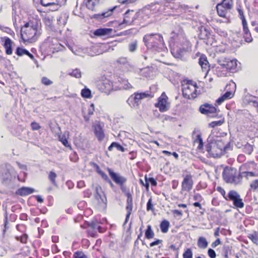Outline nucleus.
Here are the masks:
<instances>
[{"instance_id":"c85d7f7f","label":"nucleus","mask_w":258,"mask_h":258,"mask_svg":"<svg viewBox=\"0 0 258 258\" xmlns=\"http://www.w3.org/2000/svg\"><path fill=\"white\" fill-rule=\"evenodd\" d=\"M113 148H116L118 151H120L121 152H124L125 151V149L121 146L119 144L113 142L108 148V150L109 151H111Z\"/></svg>"},{"instance_id":"69168bd1","label":"nucleus","mask_w":258,"mask_h":258,"mask_svg":"<svg viewBox=\"0 0 258 258\" xmlns=\"http://www.w3.org/2000/svg\"><path fill=\"white\" fill-rule=\"evenodd\" d=\"M172 213L176 215L179 216H182V212L181 210H174L172 211Z\"/></svg>"},{"instance_id":"f03ea898","label":"nucleus","mask_w":258,"mask_h":258,"mask_svg":"<svg viewBox=\"0 0 258 258\" xmlns=\"http://www.w3.org/2000/svg\"><path fill=\"white\" fill-rule=\"evenodd\" d=\"M143 42L148 49L158 50L164 47L165 43L161 34L151 33L145 35Z\"/></svg>"},{"instance_id":"a211bd4d","label":"nucleus","mask_w":258,"mask_h":258,"mask_svg":"<svg viewBox=\"0 0 258 258\" xmlns=\"http://www.w3.org/2000/svg\"><path fill=\"white\" fill-rule=\"evenodd\" d=\"M236 67L237 60L235 59L231 60L228 58L226 64V67L225 70L226 71L229 70L231 72H233L236 69Z\"/></svg>"},{"instance_id":"b1692460","label":"nucleus","mask_w":258,"mask_h":258,"mask_svg":"<svg viewBox=\"0 0 258 258\" xmlns=\"http://www.w3.org/2000/svg\"><path fill=\"white\" fill-rule=\"evenodd\" d=\"M171 35L172 36L171 37V38L173 39L174 40H175L178 38L183 37L184 35V33L183 30L180 28H179L178 32L173 31L171 33Z\"/></svg>"},{"instance_id":"6e6552de","label":"nucleus","mask_w":258,"mask_h":258,"mask_svg":"<svg viewBox=\"0 0 258 258\" xmlns=\"http://www.w3.org/2000/svg\"><path fill=\"white\" fill-rule=\"evenodd\" d=\"M199 111L202 114L209 116L215 117L217 113V109L212 104L205 103L200 106Z\"/></svg>"},{"instance_id":"c03bdc74","label":"nucleus","mask_w":258,"mask_h":258,"mask_svg":"<svg viewBox=\"0 0 258 258\" xmlns=\"http://www.w3.org/2000/svg\"><path fill=\"white\" fill-rule=\"evenodd\" d=\"M70 75L76 78H80L81 77V72L80 70L75 69L70 73Z\"/></svg>"},{"instance_id":"680f3d73","label":"nucleus","mask_w":258,"mask_h":258,"mask_svg":"<svg viewBox=\"0 0 258 258\" xmlns=\"http://www.w3.org/2000/svg\"><path fill=\"white\" fill-rule=\"evenodd\" d=\"M241 20L242 21V26H243V30H246V29H247L248 28V27H247V22H246L245 18H243V19H242Z\"/></svg>"},{"instance_id":"39448f33","label":"nucleus","mask_w":258,"mask_h":258,"mask_svg":"<svg viewBox=\"0 0 258 258\" xmlns=\"http://www.w3.org/2000/svg\"><path fill=\"white\" fill-rule=\"evenodd\" d=\"M198 87L196 83L191 80L187 81L184 84H182V95L184 98L187 99H194L196 98L198 93L197 89Z\"/></svg>"},{"instance_id":"49530a36","label":"nucleus","mask_w":258,"mask_h":258,"mask_svg":"<svg viewBox=\"0 0 258 258\" xmlns=\"http://www.w3.org/2000/svg\"><path fill=\"white\" fill-rule=\"evenodd\" d=\"M41 82L42 84L45 86H49L52 84L53 83V82L52 81H51L50 80H49V79L45 77H43L41 78Z\"/></svg>"},{"instance_id":"f257e3e1","label":"nucleus","mask_w":258,"mask_h":258,"mask_svg":"<svg viewBox=\"0 0 258 258\" xmlns=\"http://www.w3.org/2000/svg\"><path fill=\"white\" fill-rule=\"evenodd\" d=\"M207 151L211 156L217 158L221 156L227 148L226 145L218 137L210 135L207 139Z\"/></svg>"},{"instance_id":"cd10ccee","label":"nucleus","mask_w":258,"mask_h":258,"mask_svg":"<svg viewBox=\"0 0 258 258\" xmlns=\"http://www.w3.org/2000/svg\"><path fill=\"white\" fill-rule=\"evenodd\" d=\"M155 234L152 229L151 225H149L147 227V229L145 231V237L147 239H151L154 238Z\"/></svg>"},{"instance_id":"7ed1b4c3","label":"nucleus","mask_w":258,"mask_h":258,"mask_svg":"<svg viewBox=\"0 0 258 258\" xmlns=\"http://www.w3.org/2000/svg\"><path fill=\"white\" fill-rule=\"evenodd\" d=\"M37 26L32 23H26L21 28V36L24 41L33 42L35 41L38 36Z\"/></svg>"},{"instance_id":"5fc2aeb1","label":"nucleus","mask_w":258,"mask_h":258,"mask_svg":"<svg viewBox=\"0 0 258 258\" xmlns=\"http://www.w3.org/2000/svg\"><path fill=\"white\" fill-rule=\"evenodd\" d=\"M95 110L94 105V104H91L88 108V114L89 115H92L93 114L94 111Z\"/></svg>"},{"instance_id":"3c124183","label":"nucleus","mask_w":258,"mask_h":258,"mask_svg":"<svg viewBox=\"0 0 258 258\" xmlns=\"http://www.w3.org/2000/svg\"><path fill=\"white\" fill-rule=\"evenodd\" d=\"M251 189L255 190L258 188V179L252 181L250 184Z\"/></svg>"},{"instance_id":"79ce46f5","label":"nucleus","mask_w":258,"mask_h":258,"mask_svg":"<svg viewBox=\"0 0 258 258\" xmlns=\"http://www.w3.org/2000/svg\"><path fill=\"white\" fill-rule=\"evenodd\" d=\"M137 41H135L129 44L128 47L130 52H133L135 51L137 48Z\"/></svg>"},{"instance_id":"58836bf2","label":"nucleus","mask_w":258,"mask_h":258,"mask_svg":"<svg viewBox=\"0 0 258 258\" xmlns=\"http://www.w3.org/2000/svg\"><path fill=\"white\" fill-rule=\"evenodd\" d=\"M59 140L65 147L71 148V146L69 145L68 140L64 135L59 136Z\"/></svg>"},{"instance_id":"aec40b11","label":"nucleus","mask_w":258,"mask_h":258,"mask_svg":"<svg viewBox=\"0 0 258 258\" xmlns=\"http://www.w3.org/2000/svg\"><path fill=\"white\" fill-rule=\"evenodd\" d=\"M93 126L94 128V133L96 136L99 140H102L104 137V134L101 125L97 123L93 125Z\"/></svg>"},{"instance_id":"0eeeda50","label":"nucleus","mask_w":258,"mask_h":258,"mask_svg":"<svg viewBox=\"0 0 258 258\" xmlns=\"http://www.w3.org/2000/svg\"><path fill=\"white\" fill-rule=\"evenodd\" d=\"M233 202L234 205L238 208L244 207V203L239 194L235 190H230L228 194V200Z\"/></svg>"},{"instance_id":"338daca9","label":"nucleus","mask_w":258,"mask_h":258,"mask_svg":"<svg viewBox=\"0 0 258 258\" xmlns=\"http://www.w3.org/2000/svg\"><path fill=\"white\" fill-rule=\"evenodd\" d=\"M226 99L224 97H223V96L222 95L220 98H219L217 100L216 102L218 104H221L222 102H223Z\"/></svg>"},{"instance_id":"603ef678","label":"nucleus","mask_w":258,"mask_h":258,"mask_svg":"<svg viewBox=\"0 0 258 258\" xmlns=\"http://www.w3.org/2000/svg\"><path fill=\"white\" fill-rule=\"evenodd\" d=\"M32 130L37 131L41 128V126L37 122L33 121L31 124Z\"/></svg>"},{"instance_id":"473e14b6","label":"nucleus","mask_w":258,"mask_h":258,"mask_svg":"<svg viewBox=\"0 0 258 258\" xmlns=\"http://www.w3.org/2000/svg\"><path fill=\"white\" fill-rule=\"evenodd\" d=\"M57 0H40L41 4L44 7L55 5Z\"/></svg>"},{"instance_id":"423d86ee","label":"nucleus","mask_w":258,"mask_h":258,"mask_svg":"<svg viewBox=\"0 0 258 258\" xmlns=\"http://www.w3.org/2000/svg\"><path fill=\"white\" fill-rule=\"evenodd\" d=\"M149 96L145 93H135L132 95L127 100L126 102L132 107L138 106L140 100Z\"/></svg>"},{"instance_id":"bf43d9fd","label":"nucleus","mask_w":258,"mask_h":258,"mask_svg":"<svg viewBox=\"0 0 258 258\" xmlns=\"http://www.w3.org/2000/svg\"><path fill=\"white\" fill-rule=\"evenodd\" d=\"M217 190L220 192V194L223 196L225 200H228V198L225 197V191L223 188L221 187H218Z\"/></svg>"},{"instance_id":"774afa93","label":"nucleus","mask_w":258,"mask_h":258,"mask_svg":"<svg viewBox=\"0 0 258 258\" xmlns=\"http://www.w3.org/2000/svg\"><path fill=\"white\" fill-rule=\"evenodd\" d=\"M98 225V224L94 222H92L89 224V226L93 229H96Z\"/></svg>"},{"instance_id":"c9c22d12","label":"nucleus","mask_w":258,"mask_h":258,"mask_svg":"<svg viewBox=\"0 0 258 258\" xmlns=\"http://www.w3.org/2000/svg\"><path fill=\"white\" fill-rule=\"evenodd\" d=\"M57 177L56 174L53 171H50L48 175V179L50 182L55 186L57 185L55 181V178Z\"/></svg>"},{"instance_id":"9b49d317","label":"nucleus","mask_w":258,"mask_h":258,"mask_svg":"<svg viewBox=\"0 0 258 258\" xmlns=\"http://www.w3.org/2000/svg\"><path fill=\"white\" fill-rule=\"evenodd\" d=\"M95 198L98 201V204L101 205L104 204H106L107 200L104 192L102 190V188L100 186L97 185L95 187Z\"/></svg>"},{"instance_id":"37998d69","label":"nucleus","mask_w":258,"mask_h":258,"mask_svg":"<svg viewBox=\"0 0 258 258\" xmlns=\"http://www.w3.org/2000/svg\"><path fill=\"white\" fill-rule=\"evenodd\" d=\"M224 122V120H219L218 121H212L209 123V126L211 127H214L217 126L221 125Z\"/></svg>"},{"instance_id":"a19ab883","label":"nucleus","mask_w":258,"mask_h":258,"mask_svg":"<svg viewBox=\"0 0 258 258\" xmlns=\"http://www.w3.org/2000/svg\"><path fill=\"white\" fill-rule=\"evenodd\" d=\"M0 29L2 31H4V32L9 34H10L11 36H14L15 35L14 32L12 30H11L10 28H9V27L1 26H0Z\"/></svg>"},{"instance_id":"6ab92c4d","label":"nucleus","mask_w":258,"mask_h":258,"mask_svg":"<svg viewBox=\"0 0 258 258\" xmlns=\"http://www.w3.org/2000/svg\"><path fill=\"white\" fill-rule=\"evenodd\" d=\"M116 8V6L112 8L109 9L107 11L102 13L101 14H95L94 17L97 19H101L104 18H107L112 15L113 11Z\"/></svg>"},{"instance_id":"13d9d810","label":"nucleus","mask_w":258,"mask_h":258,"mask_svg":"<svg viewBox=\"0 0 258 258\" xmlns=\"http://www.w3.org/2000/svg\"><path fill=\"white\" fill-rule=\"evenodd\" d=\"M245 149L246 150V152L248 154H250L252 151H253V148L250 145H246L245 146Z\"/></svg>"},{"instance_id":"09e8293b","label":"nucleus","mask_w":258,"mask_h":258,"mask_svg":"<svg viewBox=\"0 0 258 258\" xmlns=\"http://www.w3.org/2000/svg\"><path fill=\"white\" fill-rule=\"evenodd\" d=\"M234 95V92L232 91H227L224 93L223 96L226 100L231 99L233 97Z\"/></svg>"},{"instance_id":"f704fd0d","label":"nucleus","mask_w":258,"mask_h":258,"mask_svg":"<svg viewBox=\"0 0 258 258\" xmlns=\"http://www.w3.org/2000/svg\"><path fill=\"white\" fill-rule=\"evenodd\" d=\"M244 34L243 37L245 39V41L247 42H251L252 40V38L251 36V34L248 30V29L243 30Z\"/></svg>"},{"instance_id":"393cba45","label":"nucleus","mask_w":258,"mask_h":258,"mask_svg":"<svg viewBox=\"0 0 258 258\" xmlns=\"http://www.w3.org/2000/svg\"><path fill=\"white\" fill-rule=\"evenodd\" d=\"M208 243L204 237H200L198 240V245L201 248H205L208 246Z\"/></svg>"},{"instance_id":"a878e982","label":"nucleus","mask_w":258,"mask_h":258,"mask_svg":"<svg viewBox=\"0 0 258 258\" xmlns=\"http://www.w3.org/2000/svg\"><path fill=\"white\" fill-rule=\"evenodd\" d=\"M219 4L221 6H222L223 7L226 8V9H228L229 11H230L233 7V1L223 0L222 2Z\"/></svg>"},{"instance_id":"de8ad7c7","label":"nucleus","mask_w":258,"mask_h":258,"mask_svg":"<svg viewBox=\"0 0 258 258\" xmlns=\"http://www.w3.org/2000/svg\"><path fill=\"white\" fill-rule=\"evenodd\" d=\"M152 198H150L147 204V210L148 211H153L154 210V206L152 202Z\"/></svg>"},{"instance_id":"e433bc0d","label":"nucleus","mask_w":258,"mask_h":258,"mask_svg":"<svg viewBox=\"0 0 258 258\" xmlns=\"http://www.w3.org/2000/svg\"><path fill=\"white\" fill-rule=\"evenodd\" d=\"M120 88L124 90H129L132 88V86L127 80H123L120 83Z\"/></svg>"},{"instance_id":"1a4fd4ad","label":"nucleus","mask_w":258,"mask_h":258,"mask_svg":"<svg viewBox=\"0 0 258 258\" xmlns=\"http://www.w3.org/2000/svg\"><path fill=\"white\" fill-rule=\"evenodd\" d=\"M140 14L139 13H136L134 16H132V19L131 16L130 14V11L127 10L124 15V19L120 24H126L127 25H139V23L136 21L138 18L140 16Z\"/></svg>"},{"instance_id":"4468645a","label":"nucleus","mask_w":258,"mask_h":258,"mask_svg":"<svg viewBox=\"0 0 258 258\" xmlns=\"http://www.w3.org/2000/svg\"><path fill=\"white\" fill-rule=\"evenodd\" d=\"M102 2L103 0H84V1L87 8L91 11H95L96 8Z\"/></svg>"},{"instance_id":"dca6fc26","label":"nucleus","mask_w":258,"mask_h":258,"mask_svg":"<svg viewBox=\"0 0 258 258\" xmlns=\"http://www.w3.org/2000/svg\"><path fill=\"white\" fill-rule=\"evenodd\" d=\"M5 42L3 46L6 49V53L8 55L12 54V43L13 41L9 37H4Z\"/></svg>"},{"instance_id":"5701e85b","label":"nucleus","mask_w":258,"mask_h":258,"mask_svg":"<svg viewBox=\"0 0 258 258\" xmlns=\"http://www.w3.org/2000/svg\"><path fill=\"white\" fill-rule=\"evenodd\" d=\"M217 11L218 15L223 18H226L228 11V9L226 8L223 7L222 6L220 5L219 4L216 6Z\"/></svg>"},{"instance_id":"c756f323","label":"nucleus","mask_w":258,"mask_h":258,"mask_svg":"<svg viewBox=\"0 0 258 258\" xmlns=\"http://www.w3.org/2000/svg\"><path fill=\"white\" fill-rule=\"evenodd\" d=\"M126 195L127 197V201H126L127 205L126 207V209H129L130 210H132L133 204V198H132V195L130 193H127L126 194Z\"/></svg>"},{"instance_id":"4c0bfd02","label":"nucleus","mask_w":258,"mask_h":258,"mask_svg":"<svg viewBox=\"0 0 258 258\" xmlns=\"http://www.w3.org/2000/svg\"><path fill=\"white\" fill-rule=\"evenodd\" d=\"M16 53L18 56H22L24 54L26 55L27 53H29V51L26 50V49L21 48V47H18L16 50Z\"/></svg>"},{"instance_id":"2f4dec72","label":"nucleus","mask_w":258,"mask_h":258,"mask_svg":"<svg viewBox=\"0 0 258 258\" xmlns=\"http://www.w3.org/2000/svg\"><path fill=\"white\" fill-rule=\"evenodd\" d=\"M195 144L198 143V149L202 150L203 148L204 143L201 135H198L196 136V139L194 141Z\"/></svg>"},{"instance_id":"2eb2a0df","label":"nucleus","mask_w":258,"mask_h":258,"mask_svg":"<svg viewBox=\"0 0 258 258\" xmlns=\"http://www.w3.org/2000/svg\"><path fill=\"white\" fill-rule=\"evenodd\" d=\"M112 31H113V29L111 28H99V29H96L94 32V34L95 36H103L109 35L111 34Z\"/></svg>"},{"instance_id":"864d4df0","label":"nucleus","mask_w":258,"mask_h":258,"mask_svg":"<svg viewBox=\"0 0 258 258\" xmlns=\"http://www.w3.org/2000/svg\"><path fill=\"white\" fill-rule=\"evenodd\" d=\"M242 174L246 177L247 178H248L249 177H252V176H255L256 174L250 171H244L242 173Z\"/></svg>"},{"instance_id":"9d476101","label":"nucleus","mask_w":258,"mask_h":258,"mask_svg":"<svg viewBox=\"0 0 258 258\" xmlns=\"http://www.w3.org/2000/svg\"><path fill=\"white\" fill-rule=\"evenodd\" d=\"M107 170L111 179L117 184H121L126 182L127 179L125 177L114 172L110 168H108Z\"/></svg>"},{"instance_id":"72a5a7b5","label":"nucleus","mask_w":258,"mask_h":258,"mask_svg":"<svg viewBox=\"0 0 258 258\" xmlns=\"http://www.w3.org/2000/svg\"><path fill=\"white\" fill-rule=\"evenodd\" d=\"M81 95L83 97L86 98H91L92 97L90 90L86 88L82 90Z\"/></svg>"},{"instance_id":"a18cd8bd","label":"nucleus","mask_w":258,"mask_h":258,"mask_svg":"<svg viewBox=\"0 0 258 258\" xmlns=\"http://www.w3.org/2000/svg\"><path fill=\"white\" fill-rule=\"evenodd\" d=\"M74 258H88L84 252L81 251H77L74 254Z\"/></svg>"},{"instance_id":"412c9836","label":"nucleus","mask_w":258,"mask_h":258,"mask_svg":"<svg viewBox=\"0 0 258 258\" xmlns=\"http://www.w3.org/2000/svg\"><path fill=\"white\" fill-rule=\"evenodd\" d=\"M198 62L203 71L207 72L209 70V62L205 55H202Z\"/></svg>"},{"instance_id":"bb28decb","label":"nucleus","mask_w":258,"mask_h":258,"mask_svg":"<svg viewBox=\"0 0 258 258\" xmlns=\"http://www.w3.org/2000/svg\"><path fill=\"white\" fill-rule=\"evenodd\" d=\"M169 222L166 220L162 221L160 224L161 230L163 233H166L168 231L169 227Z\"/></svg>"},{"instance_id":"0e129e2a","label":"nucleus","mask_w":258,"mask_h":258,"mask_svg":"<svg viewBox=\"0 0 258 258\" xmlns=\"http://www.w3.org/2000/svg\"><path fill=\"white\" fill-rule=\"evenodd\" d=\"M126 210L127 211V214L126 215L124 224H125L127 222L128 220L130 218V216L132 211V210H130L129 209H126Z\"/></svg>"},{"instance_id":"052dcab7","label":"nucleus","mask_w":258,"mask_h":258,"mask_svg":"<svg viewBox=\"0 0 258 258\" xmlns=\"http://www.w3.org/2000/svg\"><path fill=\"white\" fill-rule=\"evenodd\" d=\"M162 240L160 239H157L155 241L150 243V246L151 247H153L155 245H158L159 244L162 243Z\"/></svg>"},{"instance_id":"f8f14e48","label":"nucleus","mask_w":258,"mask_h":258,"mask_svg":"<svg viewBox=\"0 0 258 258\" xmlns=\"http://www.w3.org/2000/svg\"><path fill=\"white\" fill-rule=\"evenodd\" d=\"M167 97L163 93L158 98V103L155 104V106L159 108L161 112H165L167 110Z\"/></svg>"},{"instance_id":"7c9ffc66","label":"nucleus","mask_w":258,"mask_h":258,"mask_svg":"<svg viewBox=\"0 0 258 258\" xmlns=\"http://www.w3.org/2000/svg\"><path fill=\"white\" fill-rule=\"evenodd\" d=\"M228 58L221 57L218 60V63L219 66L217 67V69H225L226 64Z\"/></svg>"},{"instance_id":"ddd939ff","label":"nucleus","mask_w":258,"mask_h":258,"mask_svg":"<svg viewBox=\"0 0 258 258\" xmlns=\"http://www.w3.org/2000/svg\"><path fill=\"white\" fill-rule=\"evenodd\" d=\"M193 180L190 174L186 175L182 182V189L185 191H189L192 188Z\"/></svg>"},{"instance_id":"ea45409f","label":"nucleus","mask_w":258,"mask_h":258,"mask_svg":"<svg viewBox=\"0 0 258 258\" xmlns=\"http://www.w3.org/2000/svg\"><path fill=\"white\" fill-rule=\"evenodd\" d=\"M193 253L190 248H187L183 253V258H192Z\"/></svg>"},{"instance_id":"20e7f679","label":"nucleus","mask_w":258,"mask_h":258,"mask_svg":"<svg viewBox=\"0 0 258 258\" xmlns=\"http://www.w3.org/2000/svg\"><path fill=\"white\" fill-rule=\"evenodd\" d=\"M223 177L227 183L238 184L241 182L242 175L237 171L236 169L227 167L224 169Z\"/></svg>"},{"instance_id":"8fccbe9b","label":"nucleus","mask_w":258,"mask_h":258,"mask_svg":"<svg viewBox=\"0 0 258 258\" xmlns=\"http://www.w3.org/2000/svg\"><path fill=\"white\" fill-rule=\"evenodd\" d=\"M116 62L117 63L121 65H125L127 63V60L126 57H120L116 60Z\"/></svg>"},{"instance_id":"e2e57ef3","label":"nucleus","mask_w":258,"mask_h":258,"mask_svg":"<svg viewBox=\"0 0 258 258\" xmlns=\"http://www.w3.org/2000/svg\"><path fill=\"white\" fill-rule=\"evenodd\" d=\"M220 239H217L214 242H213L211 244V246L213 248H215L218 245L220 244Z\"/></svg>"},{"instance_id":"4d7b16f0","label":"nucleus","mask_w":258,"mask_h":258,"mask_svg":"<svg viewBox=\"0 0 258 258\" xmlns=\"http://www.w3.org/2000/svg\"><path fill=\"white\" fill-rule=\"evenodd\" d=\"M249 238L253 243L256 244H258V237L256 235H250Z\"/></svg>"},{"instance_id":"4be33fe9","label":"nucleus","mask_w":258,"mask_h":258,"mask_svg":"<svg viewBox=\"0 0 258 258\" xmlns=\"http://www.w3.org/2000/svg\"><path fill=\"white\" fill-rule=\"evenodd\" d=\"M186 49L184 48H179L176 49H173L171 53L173 56L177 58L181 59L183 57Z\"/></svg>"},{"instance_id":"f3484780","label":"nucleus","mask_w":258,"mask_h":258,"mask_svg":"<svg viewBox=\"0 0 258 258\" xmlns=\"http://www.w3.org/2000/svg\"><path fill=\"white\" fill-rule=\"evenodd\" d=\"M35 189L28 187H22L19 188L17 191L16 194L21 196H26L33 193Z\"/></svg>"},{"instance_id":"6e6d98bb","label":"nucleus","mask_w":258,"mask_h":258,"mask_svg":"<svg viewBox=\"0 0 258 258\" xmlns=\"http://www.w3.org/2000/svg\"><path fill=\"white\" fill-rule=\"evenodd\" d=\"M208 255L211 258H215L216 256V254L215 251L211 248H209L208 249Z\"/></svg>"}]
</instances>
